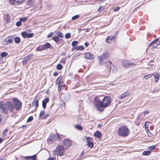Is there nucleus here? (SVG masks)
I'll return each mask as SVG.
<instances>
[{
    "mask_svg": "<svg viewBox=\"0 0 160 160\" xmlns=\"http://www.w3.org/2000/svg\"><path fill=\"white\" fill-rule=\"evenodd\" d=\"M111 102V98L109 96L104 97L101 101L98 97L95 98L93 103L97 109L99 111H103L104 108L109 106Z\"/></svg>",
    "mask_w": 160,
    "mask_h": 160,
    "instance_id": "f257e3e1",
    "label": "nucleus"
},
{
    "mask_svg": "<svg viewBox=\"0 0 160 160\" xmlns=\"http://www.w3.org/2000/svg\"><path fill=\"white\" fill-rule=\"evenodd\" d=\"M118 135L120 136L125 137L129 134L130 131L126 126H122L119 128L118 130Z\"/></svg>",
    "mask_w": 160,
    "mask_h": 160,
    "instance_id": "f03ea898",
    "label": "nucleus"
},
{
    "mask_svg": "<svg viewBox=\"0 0 160 160\" xmlns=\"http://www.w3.org/2000/svg\"><path fill=\"white\" fill-rule=\"evenodd\" d=\"M65 152L64 147L62 146H59L57 147L53 151L54 154L59 156H62Z\"/></svg>",
    "mask_w": 160,
    "mask_h": 160,
    "instance_id": "7ed1b4c3",
    "label": "nucleus"
},
{
    "mask_svg": "<svg viewBox=\"0 0 160 160\" xmlns=\"http://www.w3.org/2000/svg\"><path fill=\"white\" fill-rule=\"evenodd\" d=\"M13 102L15 108L17 110H19L21 108L22 102L17 98L13 99Z\"/></svg>",
    "mask_w": 160,
    "mask_h": 160,
    "instance_id": "20e7f679",
    "label": "nucleus"
},
{
    "mask_svg": "<svg viewBox=\"0 0 160 160\" xmlns=\"http://www.w3.org/2000/svg\"><path fill=\"white\" fill-rule=\"evenodd\" d=\"M122 65L124 67L126 68H128L131 66H135V64L132 63L130 61L123 60L122 62Z\"/></svg>",
    "mask_w": 160,
    "mask_h": 160,
    "instance_id": "39448f33",
    "label": "nucleus"
},
{
    "mask_svg": "<svg viewBox=\"0 0 160 160\" xmlns=\"http://www.w3.org/2000/svg\"><path fill=\"white\" fill-rule=\"evenodd\" d=\"M113 63L109 61H108L106 62L105 65L107 68L109 70V71L108 72L106 77H107L109 75L111 70L112 69V67L113 65Z\"/></svg>",
    "mask_w": 160,
    "mask_h": 160,
    "instance_id": "423d86ee",
    "label": "nucleus"
},
{
    "mask_svg": "<svg viewBox=\"0 0 160 160\" xmlns=\"http://www.w3.org/2000/svg\"><path fill=\"white\" fill-rule=\"evenodd\" d=\"M55 139V135L54 134H51L48 137L47 140V142L48 143L52 144L54 142Z\"/></svg>",
    "mask_w": 160,
    "mask_h": 160,
    "instance_id": "0eeeda50",
    "label": "nucleus"
},
{
    "mask_svg": "<svg viewBox=\"0 0 160 160\" xmlns=\"http://www.w3.org/2000/svg\"><path fill=\"white\" fill-rule=\"evenodd\" d=\"M6 104H4L3 102H0V110L2 113H6Z\"/></svg>",
    "mask_w": 160,
    "mask_h": 160,
    "instance_id": "6e6552de",
    "label": "nucleus"
},
{
    "mask_svg": "<svg viewBox=\"0 0 160 160\" xmlns=\"http://www.w3.org/2000/svg\"><path fill=\"white\" fill-rule=\"evenodd\" d=\"M84 57L87 59H92L94 58V55L90 52H86L85 53Z\"/></svg>",
    "mask_w": 160,
    "mask_h": 160,
    "instance_id": "1a4fd4ad",
    "label": "nucleus"
},
{
    "mask_svg": "<svg viewBox=\"0 0 160 160\" xmlns=\"http://www.w3.org/2000/svg\"><path fill=\"white\" fill-rule=\"evenodd\" d=\"M152 74L154 77V80L155 82L156 83H157L158 82L160 78V74L158 73L157 72L152 73Z\"/></svg>",
    "mask_w": 160,
    "mask_h": 160,
    "instance_id": "9d476101",
    "label": "nucleus"
},
{
    "mask_svg": "<svg viewBox=\"0 0 160 160\" xmlns=\"http://www.w3.org/2000/svg\"><path fill=\"white\" fill-rule=\"evenodd\" d=\"M36 155H35L32 156H26L23 157L22 160H35L36 159Z\"/></svg>",
    "mask_w": 160,
    "mask_h": 160,
    "instance_id": "9b49d317",
    "label": "nucleus"
},
{
    "mask_svg": "<svg viewBox=\"0 0 160 160\" xmlns=\"http://www.w3.org/2000/svg\"><path fill=\"white\" fill-rule=\"evenodd\" d=\"M6 106L7 107L8 110L11 112L12 111L13 109V106L12 103L10 102H7L6 103Z\"/></svg>",
    "mask_w": 160,
    "mask_h": 160,
    "instance_id": "f8f14e48",
    "label": "nucleus"
},
{
    "mask_svg": "<svg viewBox=\"0 0 160 160\" xmlns=\"http://www.w3.org/2000/svg\"><path fill=\"white\" fill-rule=\"evenodd\" d=\"M148 113H149V112L148 111H145L143 112H141L138 115V119H140V120H143L144 118V117H142V114H143V116H145L147 114H148Z\"/></svg>",
    "mask_w": 160,
    "mask_h": 160,
    "instance_id": "ddd939ff",
    "label": "nucleus"
},
{
    "mask_svg": "<svg viewBox=\"0 0 160 160\" xmlns=\"http://www.w3.org/2000/svg\"><path fill=\"white\" fill-rule=\"evenodd\" d=\"M158 39H157L153 41L150 44V45H151L152 44L153 45L152 47L153 48H156L159 44L160 42H157Z\"/></svg>",
    "mask_w": 160,
    "mask_h": 160,
    "instance_id": "4468645a",
    "label": "nucleus"
},
{
    "mask_svg": "<svg viewBox=\"0 0 160 160\" xmlns=\"http://www.w3.org/2000/svg\"><path fill=\"white\" fill-rule=\"evenodd\" d=\"M63 144L66 146L69 147L71 145L72 142L70 140L66 139L63 141Z\"/></svg>",
    "mask_w": 160,
    "mask_h": 160,
    "instance_id": "2eb2a0df",
    "label": "nucleus"
},
{
    "mask_svg": "<svg viewBox=\"0 0 160 160\" xmlns=\"http://www.w3.org/2000/svg\"><path fill=\"white\" fill-rule=\"evenodd\" d=\"M65 86V85L64 82L62 81L60 82L58 85V91L60 92L61 90L64 88Z\"/></svg>",
    "mask_w": 160,
    "mask_h": 160,
    "instance_id": "dca6fc26",
    "label": "nucleus"
},
{
    "mask_svg": "<svg viewBox=\"0 0 160 160\" xmlns=\"http://www.w3.org/2000/svg\"><path fill=\"white\" fill-rule=\"evenodd\" d=\"M49 99L48 98H46L42 101V106L43 108H45L46 107V104L48 102Z\"/></svg>",
    "mask_w": 160,
    "mask_h": 160,
    "instance_id": "f3484780",
    "label": "nucleus"
},
{
    "mask_svg": "<svg viewBox=\"0 0 160 160\" xmlns=\"http://www.w3.org/2000/svg\"><path fill=\"white\" fill-rule=\"evenodd\" d=\"M32 55H28V57H25L23 59V62H22V64L25 65L27 63V61L29 60L30 58V56H32Z\"/></svg>",
    "mask_w": 160,
    "mask_h": 160,
    "instance_id": "a211bd4d",
    "label": "nucleus"
},
{
    "mask_svg": "<svg viewBox=\"0 0 160 160\" xmlns=\"http://www.w3.org/2000/svg\"><path fill=\"white\" fill-rule=\"evenodd\" d=\"M129 92H126L123 93L121 95H120L119 97V98L120 99H122L128 96L129 95Z\"/></svg>",
    "mask_w": 160,
    "mask_h": 160,
    "instance_id": "6ab92c4d",
    "label": "nucleus"
},
{
    "mask_svg": "<svg viewBox=\"0 0 160 160\" xmlns=\"http://www.w3.org/2000/svg\"><path fill=\"white\" fill-rule=\"evenodd\" d=\"M115 38V37L114 36H108L106 39V42L107 43H109L111 42L112 39Z\"/></svg>",
    "mask_w": 160,
    "mask_h": 160,
    "instance_id": "aec40b11",
    "label": "nucleus"
},
{
    "mask_svg": "<svg viewBox=\"0 0 160 160\" xmlns=\"http://www.w3.org/2000/svg\"><path fill=\"white\" fill-rule=\"evenodd\" d=\"M4 19L6 21V22L8 23L10 22L11 20L8 14H7L4 16Z\"/></svg>",
    "mask_w": 160,
    "mask_h": 160,
    "instance_id": "412c9836",
    "label": "nucleus"
},
{
    "mask_svg": "<svg viewBox=\"0 0 160 160\" xmlns=\"http://www.w3.org/2000/svg\"><path fill=\"white\" fill-rule=\"evenodd\" d=\"M106 53H103L102 55V56L98 57V58L99 60H104V59L106 58Z\"/></svg>",
    "mask_w": 160,
    "mask_h": 160,
    "instance_id": "4be33fe9",
    "label": "nucleus"
},
{
    "mask_svg": "<svg viewBox=\"0 0 160 160\" xmlns=\"http://www.w3.org/2000/svg\"><path fill=\"white\" fill-rule=\"evenodd\" d=\"M45 49V48L44 45H43L42 46H40L39 47H38V48H37V51H40Z\"/></svg>",
    "mask_w": 160,
    "mask_h": 160,
    "instance_id": "5701e85b",
    "label": "nucleus"
},
{
    "mask_svg": "<svg viewBox=\"0 0 160 160\" xmlns=\"http://www.w3.org/2000/svg\"><path fill=\"white\" fill-rule=\"evenodd\" d=\"M27 3L30 7H32L34 5V1L33 0H29L27 2Z\"/></svg>",
    "mask_w": 160,
    "mask_h": 160,
    "instance_id": "b1692460",
    "label": "nucleus"
},
{
    "mask_svg": "<svg viewBox=\"0 0 160 160\" xmlns=\"http://www.w3.org/2000/svg\"><path fill=\"white\" fill-rule=\"evenodd\" d=\"M84 48V47L83 46H76L75 47V50H82Z\"/></svg>",
    "mask_w": 160,
    "mask_h": 160,
    "instance_id": "393cba45",
    "label": "nucleus"
},
{
    "mask_svg": "<svg viewBox=\"0 0 160 160\" xmlns=\"http://www.w3.org/2000/svg\"><path fill=\"white\" fill-rule=\"evenodd\" d=\"M151 154V152L150 151H145L143 152L142 154L143 155L148 156Z\"/></svg>",
    "mask_w": 160,
    "mask_h": 160,
    "instance_id": "a878e982",
    "label": "nucleus"
},
{
    "mask_svg": "<svg viewBox=\"0 0 160 160\" xmlns=\"http://www.w3.org/2000/svg\"><path fill=\"white\" fill-rule=\"evenodd\" d=\"M101 135V133L99 131H97L94 133V136L98 138H100Z\"/></svg>",
    "mask_w": 160,
    "mask_h": 160,
    "instance_id": "bb28decb",
    "label": "nucleus"
},
{
    "mask_svg": "<svg viewBox=\"0 0 160 160\" xmlns=\"http://www.w3.org/2000/svg\"><path fill=\"white\" fill-rule=\"evenodd\" d=\"M5 41L7 44L11 43L12 42V39L11 38H6Z\"/></svg>",
    "mask_w": 160,
    "mask_h": 160,
    "instance_id": "cd10ccee",
    "label": "nucleus"
},
{
    "mask_svg": "<svg viewBox=\"0 0 160 160\" xmlns=\"http://www.w3.org/2000/svg\"><path fill=\"white\" fill-rule=\"evenodd\" d=\"M44 45L45 46L46 49L48 48H50V47H52L51 44L49 43L48 42L46 44H45Z\"/></svg>",
    "mask_w": 160,
    "mask_h": 160,
    "instance_id": "c85d7f7f",
    "label": "nucleus"
},
{
    "mask_svg": "<svg viewBox=\"0 0 160 160\" xmlns=\"http://www.w3.org/2000/svg\"><path fill=\"white\" fill-rule=\"evenodd\" d=\"M14 40L15 42L17 43H19L21 41L20 38L18 37H17L15 38Z\"/></svg>",
    "mask_w": 160,
    "mask_h": 160,
    "instance_id": "c756f323",
    "label": "nucleus"
},
{
    "mask_svg": "<svg viewBox=\"0 0 160 160\" xmlns=\"http://www.w3.org/2000/svg\"><path fill=\"white\" fill-rule=\"evenodd\" d=\"M87 145L89 147L91 148H92L93 147V144L91 141L87 143Z\"/></svg>",
    "mask_w": 160,
    "mask_h": 160,
    "instance_id": "7c9ffc66",
    "label": "nucleus"
},
{
    "mask_svg": "<svg viewBox=\"0 0 160 160\" xmlns=\"http://www.w3.org/2000/svg\"><path fill=\"white\" fill-rule=\"evenodd\" d=\"M152 74H148L147 75H145L144 77V78L145 79H148L152 77Z\"/></svg>",
    "mask_w": 160,
    "mask_h": 160,
    "instance_id": "2f4dec72",
    "label": "nucleus"
},
{
    "mask_svg": "<svg viewBox=\"0 0 160 160\" xmlns=\"http://www.w3.org/2000/svg\"><path fill=\"white\" fill-rule=\"evenodd\" d=\"M45 112L44 110L41 111L40 112L39 115V118H40L42 116H43L45 114Z\"/></svg>",
    "mask_w": 160,
    "mask_h": 160,
    "instance_id": "473e14b6",
    "label": "nucleus"
},
{
    "mask_svg": "<svg viewBox=\"0 0 160 160\" xmlns=\"http://www.w3.org/2000/svg\"><path fill=\"white\" fill-rule=\"evenodd\" d=\"M8 132L7 129H5L3 132L2 133V136L3 137H5L6 136Z\"/></svg>",
    "mask_w": 160,
    "mask_h": 160,
    "instance_id": "72a5a7b5",
    "label": "nucleus"
},
{
    "mask_svg": "<svg viewBox=\"0 0 160 160\" xmlns=\"http://www.w3.org/2000/svg\"><path fill=\"white\" fill-rule=\"evenodd\" d=\"M57 34H58V37H60V38H63V34L60 32L59 31H58L57 32Z\"/></svg>",
    "mask_w": 160,
    "mask_h": 160,
    "instance_id": "f704fd0d",
    "label": "nucleus"
},
{
    "mask_svg": "<svg viewBox=\"0 0 160 160\" xmlns=\"http://www.w3.org/2000/svg\"><path fill=\"white\" fill-rule=\"evenodd\" d=\"M62 68V67L61 64H58L56 68L58 70H61Z\"/></svg>",
    "mask_w": 160,
    "mask_h": 160,
    "instance_id": "c9c22d12",
    "label": "nucleus"
},
{
    "mask_svg": "<svg viewBox=\"0 0 160 160\" xmlns=\"http://www.w3.org/2000/svg\"><path fill=\"white\" fill-rule=\"evenodd\" d=\"M52 38L53 40L56 42L59 41V39L58 36H54Z\"/></svg>",
    "mask_w": 160,
    "mask_h": 160,
    "instance_id": "e433bc0d",
    "label": "nucleus"
},
{
    "mask_svg": "<svg viewBox=\"0 0 160 160\" xmlns=\"http://www.w3.org/2000/svg\"><path fill=\"white\" fill-rule=\"evenodd\" d=\"M21 35L24 38H26V37L27 38L28 34L26 32H22Z\"/></svg>",
    "mask_w": 160,
    "mask_h": 160,
    "instance_id": "4c0bfd02",
    "label": "nucleus"
},
{
    "mask_svg": "<svg viewBox=\"0 0 160 160\" xmlns=\"http://www.w3.org/2000/svg\"><path fill=\"white\" fill-rule=\"evenodd\" d=\"M78 43V41H73L72 42V45L73 47L77 45Z\"/></svg>",
    "mask_w": 160,
    "mask_h": 160,
    "instance_id": "58836bf2",
    "label": "nucleus"
},
{
    "mask_svg": "<svg viewBox=\"0 0 160 160\" xmlns=\"http://www.w3.org/2000/svg\"><path fill=\"white\" fill-rule=\"evenodd\" d=\"M25 0H15V2L19 4H20L23 2Z\"/></svg>",
    "mask_w": 160,
    "mask_h": 160,
    "instance_id": "ea45409f",
    "label": "nucleus"
},
{
    "mask_svg": "<svg viewBox=\"0 0 160 160\" xmlns=\"http://www.w3.org/2000/svg\"><path fill=\"white\" fill-rule=\"evenodd\" d=\"M8 53L7 52H2L1 53V57H5L7 56L8 55Z\"/></svg>",
    "mask_w": 160,
    "mask_h": 160,
    "instance_id": "a19ab883",
    "label": "nucleus"
},
{
    "mask_svg": "<svg viewBox=\"0 0 160 160\" xmlns=\"http://www.w3.org/2000/svg\"><path fill=\"white\" fill-rule=\"evenodd\" d=\"M62 78V77H58L56 80V84H58L59 82L60 81L61 79Z\"/></svg>",
    "mask_w": 160,
    "mask_h": 160,
    "instance_id": "79ce46f5",
    "label": "nucleus"
},
{
    "mask_svg": "<svg viewBox=\"0 0 160 160\" xmlns=\"http://www.w3.org/2000/svg\"><path fill=\"white\" fill-rule=\"evenodd\" d=\"M33 119V118L32 116H30L27 119V122H31L32 120Z\"/></svg>",
    "mask_w": 160,
    "mask_h": 160,
    "instance_id": "37998d69",
    "label": "nucleus"
},
{
    "mask_svg": "<svg viewBox=\"0 0 160 160\" xmlns=\"http://www.w3.org/2000/svg\"><path fill=\"white\" fill-rule=\"evenodd\" d=\"M112 71L115 72L117 70V68L113 64V65L112 67Z\"/></svg>",
    "mask_w": 160,
    "mask_h": 160,
    "instance_id": "c03bdc74",
    "label": "nucleus"
},
{
    "mask_svg": "<svg viewBox=\"0 0 160 160\" xmlns=\"http://www.w3.org/2000/svg\"><path fill=\"white\" fill-rule=\"evenodd\" d=\"M33 104H34L36 106V107H38V100H35L33 102Z\"/></svg>",
    "mask_w": 160,
    "mask_h": 160,
    "instance_id": "a18cd8bd",
    "label": "nucleus"
},
{
    "mask_svg": "<svg viewBox=\"0 0 160 160\" xmlns=\"http://www.w3.org/2000/svg\"><path fill=\"white\" fill-rule=\"evenodd\" d=\"M75 128H76L79 130H82V128L79 125H76Z\"/></svg>",
    "mask_w": 160,
    "mask_h": 160,
    "instance_id": "49530a36",
    "label": "nucleus"
},
{
    "mask_svg": "<svg viewBox=\"0 0 160 160\" xmlns=\"http://www.w3.org/2000/svg\"><path fill=\"white\" fill-rule=\"evenodd\" d=\"M79 17V15H77L75 16H74L73 17H72V20H75L76 19H77Z\"/></svg>",
    "mask_w": 160,
    "mask_h": 160,
    "instance_id": "de8ad7c7",
    "label": "nucleus"
},
{
    "mask_svg": "<svg viewBox=\"0 0 160 160\" xmlns=\"http://www.w3.org/2000/svg\"><path fill=\"white\" fill-rule=\"evenodd\" d=\"M34 34L33 33H29V34H28L27 38H32L34 36Z\"/></svg>",
    "mask_w": 160,
    "mask_h": 160,
    "instance_id": "09e8293b",
    "label": "nucleus"
},
{
    "mask_svg": "<svg viewBox=\"0 0 160 160\" xmlns=\"http://www.w3.org/2000/svg\"><path fill=\"white\" fill-rule=\"evenodd\" d=\"M21 22L20 20H19V21H18L16 23V25L17 26L19 27L21 25Z\"/></svg>",
    "mask_w": 160,
    "mask_h": 160,
    "instance_id": "8fccbe9b",
    "label": "nucleus"
},
{
    "mask_svg": "<svg viewBox=\"0 0 160 160\" xmlns=\"http://www.w3.org/2000/svg\"><path fill=\"white\" fill-rule=\"evenodd\" d=\"M27 19V18L26 17H24L20 18V21L22 22H24L25 21H26Z\"/></svg>",
    "mask_w": 160,
    "mask_h": 160,
    "instance_id": "3c124183",
    "label": "nucleus"
},
{
    "mask_svg": "<svg viewBox=\"0 0 160 160\" xmlns=\"http://www.w3.org/2000/svg\"><path fill=\"white\" fill-rule=\"evenodd\" d=\"M85 142H87V143H88V142H90L91 141L89 137H86L85 139Z\"/></svg>",
    "mask_w": 160,
    "mask_h": 160,
    "instance_id": "603ef678",
    "label": "nucleus"
},
{
    "mask_svg": "<svg viewBox=\"0 0 160 160\" xmlns=\"http://www.w3.org/2000/svg\"><path fill=\"white\" fill-rule=\"evenodd\" d=\"M71 37V34L69 33H67L66 34L65 37L66 38H69Z\"/></svg>",
    "mask_w": 160,
    "mask_h": 160,
    "instance_id": "864d4df0",
    "label": "nucleus"
},
{
    "mask_svg": "<svg viewBox=\"0 0 160 160\" xmlns=\"http://www.w3.org/2000/svg\"><path fill=\"white\" fill-rule=\"evenodd\" d=\"M103 10V8L102 6H101L98 9V12H100L101 11H102Z\"/></svg>",
    "mask_w": 160,
    "mask_h": 160,
    "instance_id": "5fc2aeb1",
    "label": "nucleus"
},
{
    "mask_svg": "<svg viewBox=\"0 0 160 160\" xmlns=\"http://www.w3.org/2000/svg\"><path fill=\"white\" fill-rule=\"evenodd\" d=\"M10 2L11 5H14L15 4V3L16 2L15 0H10Z\"/></svg>",
    "mask_w": 160,
    "mask_h": 160,
    "instance_id": "6e6d98bb",
    "label": "nucleus"
},
{
    "mask_svg": "<svg viewBox=\"0 0 160 160\" xmlns=\"http://www.w3.org/2000/svg\"><path fill=\"white\" fill-rule=\"evenodd\" d=\"M56 138L57 140H59V139H60V137L59 136V134L57 133V135L56 136Z\"/></svg>",
    "mask_w": 160,
    "mask_h": 160,
    "instance_id": "4d7b16f0",
    "label": "nucleus"
},
{
    "mask_svg": "<svg viewBox=\"0 0 160 160\" xmlns=\"http://www.w3.org/2000/svg\"><path fill=\"white\" fill-rule=\"evenodd\" d=\"M99 60V64L100 65H102L104 64V60Z\"/></svg>",
    "mask_w": 160,
    "mask_h": 160,
    "instance_id": "13d9d810",
    "label": "nucleus"
},
{
    "mask_svg": "<svg viewBox=\"0 0 160 160\" xmlns=\"http://www.w3.org/2000/svg\"><path fill=\"white\" fill-rule=\"evenodd\" d=\"M53 35V32H51L49 33V34H48V38H49L51 37Z\"/></svg>",
    "mask_w": 160,
    "mask_h": 160,
    "instance_id": "bf43d9fd",
    "label": "nucleus"
},
{
    "mask_svg": "<svg viewBox=\"0 0 160 160\" xmlns=\"http://www.w3.org/2000/svg\"><path fill=\"white\" fill-rule=\"evenodd\" d=\"M120 9V8L119 7H117L116 8L114 9V11L116 12L118 11Z\"/></svg>",
    "mask_w": 160,
    "mask_h": 160,
    "instance_id": "052dcab7",
    "label": "nucleus"
},
{
    "mask_svg": "<svg viewBox=\"0 0 160 160\" xmlns=\"http://www.w3.org/2000/svg\"><path fill=\"white\" fill-rule=\"evenodd\" d=\"M154 148H155V146L153 145L152 146L150 147L149 148V149L150 150H152Z\"/></svg>",
    "mask_w": 160,
    "mask_h": 160,
    "instance_id": "680f3d73",
    "label": "nucleus"
},
{
    "mask_svg": "<svg viewBox=\"0 0 160 160\" xmlns=\"http://www.w3.org/2000/svg\"><path fill=\"white\" fill-rule=\"evenodd\" d=\"M54 158H52V157H50L47 160H54Z\"/></svg>",
    "mask_w": 160,
    "mask_h": 160,
    "instance_id": "e2e57ef3",
    "label": "nucleus"
},
{
    "mask_svg": "<svg viewBox=\"0 0 160 160\" xmlns=\"http://www.w3.org/2000/svg\"><path fill=\"white\" fill-rule=\"evenodd\" d=\"M84 45L86 47H88L89 45V44L88 42H86L85 43Z\"/></svg>",
    "mask_w": 160,
    "mask_h": 160,
    "instance_id": "0e129e2a",
    "label": "nucleus"
},
{
    "mask_svg": "<svg viewBox=\"0 0 160 160\" xmlns=\"http://www.w3.org/2000/svg\"><path fill=\"white\" fill-rule=\"evenodd\" d=\"M53 75L55 76H57L58 75V73L57 72H55L53 73Z\"/></svg>",
    "mask_w": 160,
    "mask_h": 160,
    "instance_id": "69168bd1",
    "label": "nucleus"
},
{
    "mask_svg": "<svg viewBox=\"0 0 160 160\" xmlns=\"http://www.w3.org/2000/svg\"><path fill=\"white\" fill-rule=\"evenodd\" d=\"M2 119V115L0 114V124L1 123Z\"/></svg>",
    "mask_w": 160,
    "mask_h": 160,
    "instance_id": "338daca9",
    "label": "nucleus"
},
{
    "mask_svg": "<svg viewBox=\"0 0 160 160\" xmlns=\"http://www.w3.org/2000/svg\"><path fill=\"white\" fill-rule=\"evenodd\" d=\"M2 141V138H0V143H1Z\"/></svg>",
    "mask_w": 160,
    "mask_h": 160,
    "instance_id": "774afa93",
    "label": "nucleus"
}]
</instances>
